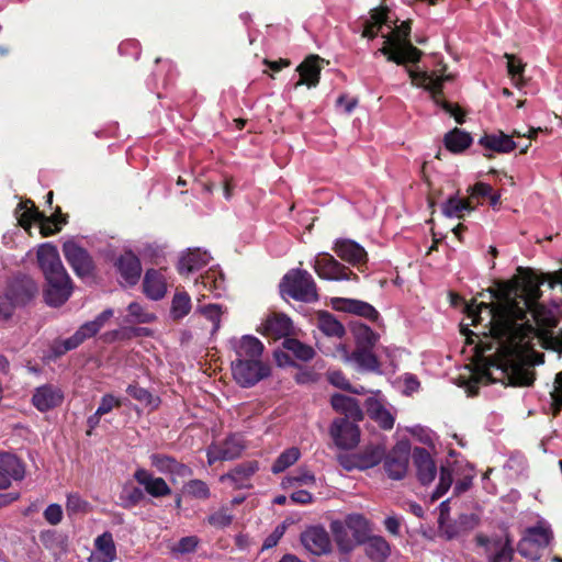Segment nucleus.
<instances>
[{
	"label": "nucleus",
	"instance_id": "473e14b6",
	"mask_svg": "<svg viewBox=\"0 0 562 562\" xmlns=\"http://www.w3.org/2000/svg\"><path fill=\"white\" fill-rule=\"evenodd\" d=\"M257 469H258L257 464H252V463L240 464V465H237L229 473L223 474L220 477V480H221V482L229 481L233 484V486L236 488L247 487L248 479L257 471Z\"/></svg>",
	"mask_w": 562,
	"mask_h": 562
},
{
	"label": "nucleus",
	"instance_id": "a18cd8bd",
	"mask_svg": "<svg viewBox=\"0 0 562 562\" xmlns=\"http://www.w3.org/2000/svg\"><path fill=\"white\" fill-rule=\"evenodd\" d=\"M199 284L203 286L215 296H220L224 290V279L221 272L216 270H209L201 276Z\"/></svg>",
	"mask_w": 562,
	"mask_h": 562
},
{
	"label": "nucleus",
	"instance_id": "c9c22d12",
	"mask_svg": "<svg viewBox=\"0 0 562 562\" xmlns=\"http://www.w3.org/2000/svg\"><path fill=\"white\" fill-rule=\"evenodd\" d=\"M366 554L375 562H383L390 555V544L380 537H368L363 542Z\"/></svg>",
	"mask_w": 562,
	"mask_h": 562
},
{
	"label": "nucleus",
	"instance_id": "603ef678",
	"mask_svg": "<svg viewBox=\"0 0 562 562\" xmlns=\"http://www.w3.org/2000/svg\"><path fill=\"white\" fill-rule=\"evenodd\" d=\"M127 311L130 316L132 317L131 322L134 323L148 324L156 318L153 313H149L146 310H144V307L137 302H132L127 306Z\"/></svg>",
	"mask_w": 562,
	"mask_h": 562
},
{
	"label": "nucleus",
	"instance_id": "412c9836",
	"mask_svg": "<svg viewBox=\"0 0 562 562\" xmlns=\"http://www.w3.org/2000/svg\"><path fill=\"white\" fill-rule=\"evenodd\" d=\"M340 351L341 360L346 363H355L359 369L366 371H376L379 369V361L370 351V348L357 347L355 351L349 353L346 347L340 346Z\"/></svg>",
	"mask_w": 562,
	"mask_h": 562
},
{
	"label": "nucleus",
	"instance_id": "052dcab7",
	"mask_svg": "<svg viewBox=\"0 0 562 562\" xmlns=\"http://www.w3.org/2000/svg\"><path fill=\"white\" fill-rule=\"evenodd\" d=\"M290 486L294 485H314L315 476L308 470L300 468L296 474L286 477L285 481Z\"/></svg>",
	"mask_w": 562,
	"mask_h": 562
},
{
	"label": "nucleus",
	"instance_id": "37998d69",
	"mask_svg": "<svg viewBox=\"0 0 562 562\" xmlns=\"http://www.w3.org/2000/svg\"><path fill=\"white\" fill-rule=\"evenodd\" d=\"M317 327L326 336L342 337L345 335L344 326L328 312L318 313Z\"/></svg>",
	"mask_w": 562,
	"mask_h": 562
},
{
	"label": "nucleus",
	"instance_id": "c85d7f7f",
	"mask_svg": "<svg viewBox=\"0 0 562 562\" xmlns=\"http://www.w3.org/2000/svg\"><path fill=\"white\" fill-rule=\"evenodd\" d=\"M210 259L211 256L207 251H202L201 249L190 250L180 259L178 268L179 272L181 274H189L207 265Z\"/></svg>",
	"mask_w": 562,
	"mask_h": 562
},
{
	"label": "nucleus",
	"instance_id": "f3484780",
	"mask_svg": "<svg viewBox=\"0 0 562 562\" xmlns=\"http://www.w3.org/2000/svg\"><path fill=\"white\" fill-rule=\"evenodd\" d=\"M409 451L405 446L395 447L385 458L384 469L393 480H401L405 476L408 468Z\"/></svg>",
	"mask_w": 562,
	"mask_h": 562
},
{
	"label": "nucleus",
	"instance_id": "ddd939ff",
	"mask_svg": "<svg viewBox=\"0 0 562 562\" xmlns=\"http://www.w3.org/2000/svg\"><path fill=\"white\" fill-rule=\"evenodd\" d=\"M27 203H30L31 206L29 207L25 205L24 211L19 218L21 226L29 228L32 222H37L41 224V233L44 236H48L59 229L58 227L53 229L52 224L57 226L58 224L65 223V220L59 222L55 215L47 217L44 213L40 212L31 201Z\"/></svg>",
	"mask_w": 562,
	"mask_h": 562
},
{
	"label": "nucleus",
	"instance_id": "49530a36",
	"mask_svg": "<svg viewBox=\"0 0 562 562\" xmlns=\"http://www.w3.org/2000/svg\"><path fill=\"white\" fill-rule=\"evenodd\" d=\"M191 311V299L186 292H177L171 302L170 314L176 321L183 318Z\"/></svg>",
	"mask_w": 562,
	"mask_h": 562
},
{
	"label": "nucleus",
	"instance_id": "58836bf2",
	"mask_svg": "<svg viewBox=\"0 0 562 562\" xmlns=\"http://www.w3.org/2000/svg\"><path fill=\"white\" fill-rule=\"evenodd\" d=\"M341 522L348 528V530L352 533L356 540H358L360 543H363L369 537V533L371 531L370 525L369 521L362 515H348Z\"/></svg>",
	"mask_w": 562,
	"mask_h": 562
},
{
	"label": "nucleus",
	"instance_id": "72a5a7b5",
	"mask_svg": "<svg viewBox=\"0 0 562 562\" xmlns=\"http://www.w3.org/2000/svg\"><path fill=\"white\" fill-rule=\"evenodd\" d=\"M337 301L341 304L338 308L345 312L366 317L370 321H375L379 317L378 311L367 302L353 299H338Z\"/></svg>",
	"mask_w": 562,
	"mask_h": 562
},
{
	"label": "nucleus",
	"instance_id": "e433bc0d",
	"mask_svg": "<svg viewBox=\"0 0 562 562\" xmlns=\"http://www.w3.org/2000/svg\"><path fill=\"white\" fill-rule=\"evenodd\" d=\"M0 470L14 481H21L25 476L24 463L16 456L9 452L0 453Z\"/></svg>",
	"mask_w": 562,
	"mask_h": 562
},
{
	"label": "nucleus",
	"instance_id": "7ed1b4c3",
	"mask_svg": "<svg viewBox=\"0 0 562 562\" xmlns=\"http://www.w3.org/2000/svg\"><path fill=\"white\" fill-rule=\"evenodd\" d=\"M389 27L392 31L382 35L385 41L379 52L386 56L389 61L397 65L417 63L423 52L416 48L408 38L412 30L411 22L405 21L400 26L392 27L389 25Z\"/></svg>",
	"mask_w": 562,
	"mask_h": 562
},
{
	"label": "nucleus",
	"instance_id": "aec40b11",
	"mask_svg": "<svg viewBox=\"0 0 562 562\" xmlns=\"http://www.w3.org/2000/svg\"><path fill=\"white\" fill-rule=\"evenodd\" d=\"M323 59L317 55H311L301 63L296 70L300 75L295 88L306 85L308 88L316 87L319 81Z\"/></svg>",
	"mask_w": 562,
	"mask_h": 562
},
{
	"label": "nucleus",
	"instance_id": "5701e85b",
	"mask_svg": "<svg viewBox=\"0 0 562 562\" xmlns=\"http://www.w3.org/2000/svg\"><path fill=\"white\" fill-rule=\"evenodd\" d=\"M134 479L153 497H164L171 494V488L162 477H155L145 469H138L134 473Z\"/></svg>",
	"mask_w": 562,
	"mask_h": 562
},
{
	"label": "nucleus",
	"instance_id": "8fccbe9b",
	"mask_svg": "<svg viewBox=\"0 0 562 562\" xmlns=\"http://www.w3.org/2000/svg\"><path fill=\"white\" fill-rule=\"evenodd\" d=\"M126 392L136 401H138L140 404L145 405L146 407H150L151 409H155L159 406L160 400L157 396H154L149 391H147L144 387L137 386V385H130L126 390Z\"/></svg>",
	"mask_w": 562,
	"mask_h": 562
},
{
	"label": "nucleus",
	"instance_id": "0e129e2a",
	"mask_svg": "<svg viewBox=\"0 0 562 562\" xmlns=\"http://www.w3.org/2000/svg\"><path fill=\"white\" fill-rule=\"evenodd\" d=\"M463 531L457 524H447L445 521L439 522V533L441 537H443L446 540H452L461 536Z\"/></svg>",
	"mask_w": 562,
	"mask_h": 562
},
{
	"label": "nucleus",
	"instance_id": "393cba45",
	"mask_svg": "<svg viewBox=\"0 0 562 562\" xmlns=\"http://www.w3.org/2000/svg\"><path fill=\"white\" fill-rule=\"evenodd\" d=\"M330 404L337 413L345 414L347 419L361 420L363 418L362 409L353 397L334 394Z\"/></svg>",
	"mask_w": 562,
	"mask_h": 562
},
{
	"label": "nucleus",
	"instance_id": "7c9ffc66",
	"mask_svg": "<svg viewBox=\"0 0 562 562\" xmlns=\"http://www.w3.org/2000/svg\"><path fill=\"white\" fill-rule=\"evenodd\" d=\"M330 529L334 540L341 552L349 553L358 544H361L341 521H333Z\"/></svg>",
	"mask_w": 562,
	"mask_h": 562
},
{
	"label": "nucleus",
	"instance_id": "f03ea898",
	"mask_svg": "<svg viewBox=\"0 0 562 562\" xmlns=\"http://www.w3.org/2000/svg\"><path fill=\"white\" fill-rule=\"evenodd\" d=\"M37 261L47 281L45 299L50 306L63 305L70 296L72 286L58 250L50 244L42 245L37 250Z\"/></svg>",
	"mask_w": 562,
	"mask_h": 562
},
{
	"label": "nucleus",
	"instance_id": "9d476101",
	"mask_svg": "<svg viewBox=\"0 0 562 562\" xmlns=\"http://www.w3.org/2000/svg\"><path fill=\"white\" fill-rule=\"evenodd\" d=\"M245 449V442L241 436L232 435L218 443H213L207 448L206 456L209 464L216 461L234 460L241 456Z\"/></svg>",
	"mask_w": 562,
	"mask_h": 562
},
{
	"label": "nucleus",
	"instance_id": "69168bd1",
	"mask_svg": "<svg viewBox=\"0 0 562 562\" xmlns=\"http://www.w3.org/2000/svg\"><path fill=\"white\" fill-rule=\"evenodd\" d=\"M201 313L210 319L214 324V329H218L220 327V317L222 314V310L220 305L209 304L201 307Z\"/></svg>",
	"mask_w": 562,
	"mask_h": 562
},
{
	"label": "nucleus",
	"instance_id": "f8f14e48",
	"mask_svg": "<svg viewBox=\"0 0 562 562\" xmlns=\"http://www.w3.org/2000/svg\"><path fill=\"white\" fill-rule=\"evenodd\" d=\"M66 260L79 277L89 276L93 269V262L86 249L77 243L68 240L63 245Z\"/></svg>",
	"mask_w": 562,
	"mask_h": 562
},
{
	"label": "nucleus",
	"instance_id": "c03bdc74",
	"mask_svg": "<svg viewBox=\"0 0 562 562\" xmlns=\"http://www.w3.org/2000/svg\"><path fill=\"white\" fill-rule=\"evenodd\" d=\"M282 346L301 361H310L315 356V351L311 346L303 344L295 338H285Z\"/></svg>",
	"mask_w": 562,
	"mask_h": 562
},
{
	"label": "nucleus",
	"instance_id": "e2e57ef3",
	"mask_svg": "<svg viewBox=\"0 0 562 562\" xmlns=\"http://www.w3.org/2000/svg\"><path fill=\"white\" fill-rule=\"evenodd\" d=\"M199 544V538L195 536H188L181 538L178 543L173 547V551L177 553H190L193 552Z\"/></svg>",
	"mask_w": 562,
	"mask_h": 562
},
{
	"label": "nucleus",
	"instance_id": "4468645a",
	"mask_svg": "<svg viewBox=\"0 0 562 562\" xmlns=\"http://www.w3.org/2000/svg\"><path fill=\"white\" fill-rule=\"evenodd\" d=\"M236 355L235 360L262 361L263 345L255 336L246 335L231 341Z\"/></svg>",
	"mask_w": 562,
	"mask_h": 562
},
{
	"label": "nucleus",
	"instance_id": "338daca9",
	"mask_svg": "<svg viewBox=\"0 0 562 562\" xmlns=\"http://www.w3.org/2000/svg\"><path fill=\"white\" fill-rule=\"evenodd\" d=\"M44 518L45 520L53 526L58 525L63 519V509L61 506L58 504H50L45 510H44Z\"/></svg>",
	"mask_w": 562,
	"mask_h": 562
},
{
	"label": "nucleus",
	"instance_id": "680f3d73",
	"mask_svg": "<svg viewBox=\"0 0 562 562\" xmlns=\"http://www.w3.org/2000/svg\"><path fill=\"white\" fill-rule=\"evenodd\" d=\"M144 498V493L138 487L124 488L121 499L122 506L125 508H131L138 504Z\"/></svg>",
	"mask_w": 562,
	"mask_h": 562
},
{
	"label": "nucleus",
	"instance_id": "de8ad7c7",
	"mask_svg": "<svg viewBox=\"0 0 562 562\" xmlns=\"http://www.w3.org/2000/svg\"><path fill=\"white\" fill-rule=\"evenodd\" d=\"M300 456L301 452L295 447L284 450L272 464L271 471L276 474L285 471L300 459Z\"/></svg>",
	"mask_w": 562,
	"mask_h": 562
},
{
	"label": "nucleus",
	"instance_id": "dca6fc26",
	"mask_svg": "<svg viewBox=\"0 0 562 562\" xmlns=\"http://www.w3.org/2000/svg\"><path fill=\"white\" fill-rule=\"evenodd\" d=\"M7 292L8 297L18 306L23 305L33 299L37 292V286L32 278L22 276L16 277L11 281Z\"/></svg>",
	"mask_w": 562,
	"mask_h": 562
},
{
	"label": "nucleus",
	"instance_id": "6e6552de",
	"mask_svg": "<svg viewBox=\"0 0 562 562\" xmlns=\"http://www.w3.org/2000/svg\"><path fill=\"white\" fill-rule=\"evenodd\" d=\"M232 372L239 385L249 387L267 378L270 374V368L263 361L234 360Z\"/></svg>",
	"mask_w": 562,
	"mask_h": 562
},
{
	"label": "nucleus",
	"instance_id": "9b49d317",
	"mask_svg": "<svg viewBox=\"0 0 562 562\" xmlns=\"http://www.w3.org/2000/svg\"><path fill=\"white\" fill-rule=\"evenodd\" d=\"M330 436L337 447L351 449L359 442L360 431L356 424L347 418H337L330 426Z\"/></svg>",
	"mask_w": 562,
	"mask_h": 562
},
{
	"label": "nucleus",
	"instance_id": "5fc2aeb1",
	"mask_svg": "<svg viewBox=\"0 0 562 562\" xmlns=\"http://www.w3.org/2000/svg\"><path fill=\"white\" fill-rule=\"evenodd\" d=\"M357 347L371 348L378 340V335L368 326L360 325L356 329Z\"/></svg>",
	"mask_w": 562,
	"mask_h": 562
},
{
	"label": "nucleus",
	"instance_id": "1a4fd4ad",
	"mask_svg": "<svg viewBox=\"0 0 562 562\" xmlns=\"http://www.w3.org/2000/svg\"><path fill=\"white\" fill-rule=\"evenodd\" d=\"M331 250L336 256L350 266L363 271L368 262L367 250L357 241L349 238H337L333 243Z\"/></svg>",
	"mask_w": 562,
	"mask_h": 562
},
{
	"label": "nucleus",
	"instance_id": "f257e3e1",
	"mask_svg": "<svg viewBox=\"0 0 562 562\" xmlns=\"http://www.w3.org/2000/svg\"><path fill=\"white\" fill-rule=\"evenodd\" d=\"M485 310L490 317L491 334L497 339H514L520 331L517 325L518 321L526 322L530 328L533 325L542 345L546 349L557 351L562 356V330L558 334L550 331L551 328L557 326V316L552 308L536 302L526 307L520 308L515 300H507L503 305L497 308H490L487 303H481L475 310L468 307L469 316L475 323L480 317V313ZM551 395V409L554 416L559 414L562 408V371L555 375L553 390Z\"/></svg>",
	"mask_w": 562,
	"mask_h": 562
},
{
	"label": "nucleus",
	"instance_id": "b1692460",
	"mask_svg": "<svg viewBox=\"0 0 562 562\" xmlns=\"http://www.w3.org/2000/svg\"><path fill=\"white\" fill-rule=\"evenodd\" d=\"M512 137L513 136H509L503 132L485 134L480 138L479 144L486 150L507 154L518 146V144H516Z\"/></svg>",
	"mask_w": 562,
	"mask_h": 562
},
{
	"label": "nucleus",
	"instance_id": "09e8293b",
	"mask_svg": "<svg viewBox=\"0 0 562 562\" xmlns=\"http://www.w3.org/2000/svg\"><path fill=\"white\" fill-rule=\"evenodd\" d=\"M357 454L360 459V470H366L373 468L381 462L384 457V450L379 446H372Z\"/></svg>",
	"mask_w": 562,
	"mask_h": 562
},
{
	"label": "nucleus",
	"instance_id": "a19ab883",
	"mask_svg": "<svg viewBox=\"0 0 562 562\" xmlns=\"http://www.w3.org/2000/svg\"><path fill=\"white\" fill-rule=\"evenodd\" d=\"M475 207L472 205L471 199L463 200L457 195L450 196L442 205V213L448 217L462 218L464 212H472Z\"/></svg>",
	"mask_w": 562,
	"mask_h": 562
},
{
	"label": "nucleus",
	"instance_id": "6e6d98bb",
	"mask_svg": "<svg viewBox=\"0 0 562 562\" xmlns=\"http://www.w3.org/2000/svg\"><path fill=\"white\" fill-rule=\"evenodd\" d=\"M186 492L200 499H206L210 497V490L205 482L201 480H191L189 481L186 486Z\"/></svg>",
	"mask_w": 562,
	"mask_h": 562
},
{
	"label": "nucleus",
	"instance_id": "c756f323",
	"mask_svg": "<svg viewBox=\"0 0 562 562\" xmlns=\"http://www.w3.org/2000/svg\"><path fill=\"white\" fill-rule=\"evenodd\" d=\"M552 538V532L549 528L537 526L528 528L521 538V550L525 552V547L535 546L538 551L547 547Z\"/></svg>",
	"mask_w": 562,
	"mask_h": 562
},
{
	"label": "nucleus",
	"instance_id": "0eeeda50",
	"mask_svg": "<svg viewBox=\"0 0 562 562\" xmlns=\"http://www.w3.org/2000/svg\"><path fill=\"white\" fill-rule=\"evenodd\" d=\"M313 268L316 274L324 280L359 281V277L356 272L328 252L318 254L314 260Z\"/></svg>",
	"mask_w": 562,
	"mask_h": 562
},
{
	"label": "nucleus",
	"instance_id": "423d86ee",
	"mask_svg": "<svg viewBox=\"0 0 562 562\" xmlns=\"http://www.w3.org/2000/svg\"><path fill=\"white\" fill-rule=\"evenodd\" d=\"M408 74L414 85L423 87L425 90L430 92L431 99L437 105L441 106L447 113L452 115L458 123L463 122V113L461 110L441 99L443 82L453 80L452 75L439 76L436 71L429 74L427 71L416 72L414 70H408Z\"/></svg>",
	"mask_w": 562,
	"mask_h": 562
},
{
	"label": "nucleus",
	"instance_id": "f704fd0d",
	"mask_svg": "<svg viewBox=\"0 0 562 562\" xmlns=\"http://www.w3.org/2000/svg\"><path fill=\"white\" fill-rule=\"evenodd\" d=\"M265 330L267 335L273 338L286 337L292 330V322L284 314H273L268 317L265 323Z\"/></svg>",
	"mask_w": 562,
	"mask_h": 562
},
{
	"label": "nucleus",
	"instance_id": "cd10ccee",
	"mask_svg": "<svg viewBox=\"0 0 562 562\" xmlns=\"http://www.w3.org/2000/svg\"><path fill=\"white\" fill-rule=\"evenodd\" d=\"M509 384L514 386H529L535 380V373L524 363L510 361L505 369Z\"/></svg>",
	"mask_w": 562,
	"mask_h": 562
},
{
	"label": "nucleus",
	"instance_id": "6ab92c4d",
	"mask_svg": "<svg viewBox=\"0 0 562 562\" xmlns=\"http://www.w3.org/2000/svg\"><path fill=\"white\" fill-rule=\"evenodd\" d=\"M115 267L126 284L134 285L138 282L142 273V266L139 259L132 251H125L122 254L116 259Z\"/></svg>",
	"mask_w": 562,
	"mask_h": 562
},
{
	"label": "nucleus",
	"instance_id": "ea45409f",
	"mask_svg": "<svg viewBox=\"0 0 562 562\" xmlns=\"http://www.w3.org/2000/svg\"><path fill=\"white\" fill-rule=\"evenodd\" d=\"M367 411L369 416L374 419L383 429H391L394 426L392 414L376 400L367 401Z\"/></svg>",
	"mask_w": 562,
	"mask_h": 562
},
{
	"label": "nucleus",
	"instance_id": "bb28decb",
	"mask_svg": "<svg viewBox=\"0 0 562 562\" xmlns=\"http://www.w3.org/2000/svg\"><path fill=\"white\" fill-rule=\"evenodd\" d=\"M150 461L151 465L162 473H175L181 476L191 474L190 468L166 454L154 453L150 456Z\"/></svg>",
	"mask_w": 562,
	"mask_h": 562
},
{
	"label": "nucleus",
	"instance_id": "2eb2a0df",
	"mask_svg": "<svg viewBox=\"0 0 562 562\" xmlns=\"http://www.w3.org/2000/svg\"><path fill=\"white\" fill-rule=\"evenodd\" d=\"M63 391L52 384H45L35 389L32 403L40 412H47L63 403Z\"/></svg>",
	"mask_w": 562,
	"mask_h": 562
},
{
	"label": "nucleus",
	"instance_id": "3c124183",
	"mask_svg": "<svg viewBox=\"0 0 562 562\" xmlns=\"http://www.w3.org/2000/svg\"><path fill=\"white\" fill-rule=\"evenodd\" d=\"M453 482L452 472L449 468L441 467L439 483L431 495V501L440 498L448 492Z\"/></svg>",
	"mask_w": 562,
	"mask_h": 562
},
{
	"label": "nucleus",
	"instance_id": "a878e982",
	"mask_svg": "<svg viewBox=\"0 0 562 562\" xmlns=\"http://www.w3.org/2000/svg\"><path fill=\"white\" fill-rule=\"evenodd\" d=\"M116 558L115 544L112 535L104 532L95 539V551L89 562H112Z\"/></svg>",
	"mask_w": 562,
	"mask_h": 562
},
{
	"label": "nucleus",
	"instance_id": "4be33fe9",
	"mask_svg": "<svg viewBox=\"0 0 562 562\" xmlns=\"http://www.w3.org/2000/svg\"><path fill=\"white\" fill-rule=\"evenodd\" d=\"M413 460L417 471V477L424 485L431 483L436 476L437 468L429 452L425 448H415Z\"/></svg>",
	"mask_w": 562,
	"mask_h": 562
},
{
	"label": "nucleus",
	"instance_id": "13d9d810",
	"mask_svg": "<svg viewBox=\"0 0 562 562\" xmlns=\"http://www.w3.org/2000/svg\"><path fill=\"white\" fill-rule=\"evenodd\" d=\"M505 57L507 58V69L508 74L512 76V79L515 82V86L519 87L522 83V72H524V65L520 63V60H517L514 55L505 54Z\"/></svg>",
	"mask_w": 562,
	"mask_h": 562
},
{
	"label": "nucleus",
	"instance_id": "39448f33",
	"mask_svg": "<svg viewBox=\"0 0 562 562\" xmlns=\"http://www.w3.org/2000/svg\"><path fill=\"white\" fill-rule=\"evenodd\" d=\"M279 288L283 296H290L295 301L304 303L318 301L316 282L306 270L291 269L282 278Z\"/></svg>",
	"mask_w": 562,
	"mask_h": 562
},
{
	"label": "nucleus",
	"instance_id": "4d7b16f0",
	"mask_svg": "<svg viewBox=\"0 0 562 562\" xmlns=\"http://www.w3.org/2000/svg\"><path fill=\"white\" fill-rule=\"evenodd\" d=\"M233 515L229 513L228 508L222 507L217 512L213 513L207 517V522L216 528H224L232 524Z\"/></svg>",
	"mask_w": 562,
	"mask_h": 562
},
{
	"label": "nucleus",
	"instance_id": "4c0bfd02",
	"mask_svg": "<svg viewBox=\"0 0 562 562\" xmlns=\"http://www.w3.org/2000/svg\"><path fill=\"white\" fill-rule=\"evenodd\" d=\"M389 16L387 9H373L370 11V18L364 21V27L362 31V36L368 37L370 40L374 38L379 32V30L383 25H387Z\"/></svg>",
	"mask_w": 562,
	"mask_h": 562
},
{
	"label": "nucleus",
	"instance_id": "a211bd4d",
	"mask_svg": "<svg viewBox=\"0 0 562 562\" xmlns=\"http://www.w3.org/2000/svg\"><path fill=\"white\" fill-rule=\"evenodd\" d=\"M304 548L315 555H322L330 550V540L322 527H311L301 535Z\"/></svg>",
	"mask_w": 562,
	"mask_h": 562
},
{
	"label": "nucleus",
	"instance_id": "774afa93",
	"mask_svg": "<svg viewBox=\"0 0 562 562\" xmlns=\"http://www.w3.org/2000/svg\"><path fill=\"white\" fill-rule=\"evenodd\" d=\"M121 406V401L115 398L112 394H105L101 398V403L97 409L98 415H105L112 411L113 407Z\"/></svg>",
	"mask_w": 562,
	"mask_h": 562
},
{
	"label": "nucleus",
	"instance_id": "2f4dec72",
	"mask_svg": "<svg viewBox=\"0 0 562 562\" xmlns=\"http://www.w3.org/2000/svg\"><path fill=\"white\" fill-rule=\"evenodd\" d=\"M143 286L146 295L153 300L161 299L167 289L162 274L154 269L145 273Z\"/></svg>",
	"mask_w": 562,
	"mask_h": 562
},
{
	"label": "nucleus",
	"instance_id": "bf43d9fd",
	"mask_svg": "<svg viewBox=\"0 0 562 562\" xmlns=\"http://www.w3.org/2000/svg\"><path fill=\"white\" fill-rule=\"evenodd\" d=\"M89 509V503L82 499L78 494L67 496L66 510L69 515L86 513Z\"/></svg>",
	"mask_w": 562,
	"mask_h": 562
},
{
	"label": "nucleus",
	"instance_id": "864d4df0",
	"mask_svg": "<svg viewBox=\"0 0 562 562\" xmlns=\"http://www.w3.org/2000/svg\"><path fill=\"white\" fill-rule=\"evenodd\" d=\"M327 380L331 385L341 390L356 394H362L364 392V387L362 386L360 389H353L341 371H329L327 373Z\"/></svg>",
	"mask_w": 562,
	"mask_h": 562
},
{
	"label": "nucleus",
	"instance_id": "79ce46f5",
	"mask_svg": "<svg viewBox=\"0 0 562 562\" xmlns=\"http://www.w3.org/2000/svg\"><path fill=\"white\" fill-rule=\"evenodd\" d=\"M471 143V135L457 127L445 136V144L447 149L453 153H460L467 149Z\"/></svg>",
	"mask_w": 562,
	"mask_h": 562
},
{
	"label": "nucleus",
	"instance_id": "20e7f679",
	"mask_svg": "<svg viewBox=\"0 0 562 562\" xmlns=\"http://www.w3.org/2000/svg\"><path fill=\"white\" fill-rule=\"evenodd\" d=\"M517 271L518 276L515 280V286L508 290L497 304H487L490 308H497L507 300H515L516 304L520 305V308L526 310L530 304L539 301L542 295L540 285L544 282V277H539L529 268L519 267Z\"/></svg>",
	"mask_w": 562,
	"mask_h": 562
}]
</instances>
